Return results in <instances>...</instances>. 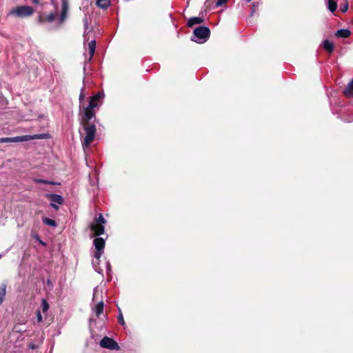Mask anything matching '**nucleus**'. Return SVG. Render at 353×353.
<instances>
[{
    "mask_svg": "<svg viewBox=\"0 0 353 353\" xmlns=\"http://www.w3.org/2000/svg\"><path fill=\"white\" fill-rule=\"evenodd\" d=\"M92 119H85V117H81V124L85 136L82 139V146L84 149L89 148L90 143L93 141L96 134V125L90 122Z\"/></svg>",
    "mask_w": 353,
    "mask_h": 353,
    "instance_id": "1",
    "label": "nucleus"
},
{
    "mask_svg": "<svg viewBox=\"0 0 353 353\" xmlns=\"http://www.w3.org/2000/svg\"><path fill=\"white\" fill-rule=\"evenodd\" d=\"M103 97V94L97 93L93 96L90 101L88 106L83 108L81 117H85V119H93L95 117L94 108L98 106V102Z\"/></svg>",
    "mask_w": 353,
    "mask_h": 353,
    "instance_id": "2",
    "label": "nucleus"
},
{
    "mask_svg": "<svg viewBox=\"0 0 353 353\" xmlns=\"http://www.w3.org/2000/svg\"><path fill=\"white\" fill-rule=\"evenodd\" d=\"M48 137V134H37L34 135H23V136H18L14 137H4L0 138V143H14V142H23L28 141L34 139H46Z\"/></svg>",
    "mask_w": 353,
    "mask_h": 353,
    "instance_id": "3",
    "label": "nucleus"
},
{
    "mask_svg": "<svg viewBox=\"0 0 353 353\" xmlns=\"http://www.w3.org/2000/svg\"><path fill=\"white\" fill-rule=\"evenodd\" d=\"M194 35L197 38L196 42L203 43L210 37V29L203 26L196 28L194 30Z\"/></svg>",
    "mask_w": 353,
    "mask_h": 353,
    "instance_id": "4",
    "label": "nucleus"
},
{
    "mask_svg": "<svg viewBox=\"0 0 353 353\" xmlns=\"http://www.w3.org/2000/svg\"><path fill=\"white\" fill-rule=\"evenodd\" d=\"M34 10L32 7L28 6H19L10 11V14L19 17H25L32 14Z\"/></svg>",
    "mask_w": 353,
    "mask_h": 353,
    "instance_id": "5",
    "label": "nucleus"
},
{
    "mask_svg": "<svg viewBox=\"0 0 353 353\" xmlns=\"http://www.w3.org/2000/svg\"><path fill=\"white\" fill-rule=\"evenodd\" d=\"M100 346L103 348L109 349L111 350H119L120 346L118 343L112 338L105 336L100 341Z\"/></svg>",
    "mask_w": 353,
    "mask_h": 353,
    "instance_id": "6",
    "label": "nucleus"
},
{
    "mask_svg": "<svg viewBox=\"0 0 353 353\" xmlns=\"http://www.w3.org/2000/svg\"><path fill=\"white\" fill-rule=\"evenodd\" d=\"M93 243L95 249L97 250L94 256L97 260H99L103 254V250L105 246V241L103 238L98 237L94 239Z\"/></svg>",
    "mask_w": 353,
    "mask_h": 353,
    "instance_id": "7",
    "label": "nucleus"
},
{
    "mask_svg": "<svg viewBox=\"0 0 353 353\" xmlns=\"http://www.w3.org/2000/svg\"><path fill=\"white\" fill-rule=\"evenodd\" d=\"M45 196L50 201V205L57 210L59 209L57 204L62 205L63 203V199L61 195L47 194Z\"/></svg>",
    "mask_w": 353,
    "mask_h": 353,
    "instance_id": "8",
    "label": "nucleus"
},
{
    "mask_svg": "<svg viewBox=\"0 0 353 353\" xmlns=\"http://www.w3.org/2000/svg\"><path fill=\"white\" fill-rule=\"evenodd\" d=\"M90 229L94 232L95 236H99L104 233V226L95 221L91 224Z\"/></svg>",
    "mask_w": 353,
    "mask_h": 353,
    "instance_id": "9",
    "label": "nucleus"
},
{
    "mask_svg": "<svg viewBox=\"0 0 353 353\" xmlns=\"http://www.w3.org/2000/svg\"><path fill=\"white\" fill-rule=\"evenodd\" d=\"M203 22V19L199 17H195L190 18L188 21V26L189 27H192L196 24H201Z\"/></svg>",
    "mask_w": 353,
    "mask_h": 353,
    "instance_id": "10",
    "label": "nucleus"
},
{
    "mask_svg": "<svg viewBox=\"0 0 353 353\" xmlns=\"http://www.w3.org/2000/svg\"><path fill=\"white\" fill-rule=\"evenodd\" d=\"M344 94L347 97H353V80L347 84L344 90Z\"/></svg>",
    "mask_w": 353,
    "mask_h": 353,
    "instance_id": "11",
    "label": "nucleus"
},
{
    "mask_svg": "<svg viewBox=\"0 0 353 353\" xmlns=\"http://www.w3.org/2000/svg\"><path fill=\"white\" fill-rule=\"evenodd\" d=\"M103 306H104L103 302L101 301L94 307V312L97 317H99L103 314Z\"/></svg>",
    "mask_w": 353,
    "mask_h": 353,
    "instance_id": "12",
    "label": "nucleus"
},
{
    "mask_svg": "<svg viewBox=\"0 0 353 353\" xmlns=\"http://www.w3.org/2000/svg\"><path fill=\"white\" fill-rule=\"evenodd\" d=\"M350 31L347 29L339 30L336 32V36L338 37L347 38L350 35Z\"/></svg>",
    "mask_w": 353,
    "mask_h": 353,
    "instance_id": "13",
    "label": "nucleus"
},
{
    "mask_svg": "<svg viewBox=\"0 0 353 353\" xmlns=\"http://www.w3.org/2000/svg\"><path fill=\"white\" fill-rule=\"evenodd\" d=\"M6 288L7 285L6 283H2L0 286V305H1L4 301L6 294Z\"/></svg>",
    "mask_w": 353,
    "mask_h": 353,
    "instance_id": "14",
    "label": "nucleus"
},
{
    "mask_svg": "<svg viewBox=\"0 0 353 353\" xmlns=\"http://www.w3.org/2000/svg\"><path fill=\"white\" fill-rule=\"evenodd\" d=\"M110 4V0H97V5L98 7L105 9L107 8Z\"/></svg>",
    "mask_w": 353,
    "mask_h": 353,
    "instance_id": "15",
    "label": "nucleus"
},
{
    "mask_svg": "<svg viewBox=\"0 0 353 353\" xmlns=\"http://www.w3.org/2000/svg\"><path fill=\"white\" fill-rule=\"evenodd\" d=\"M96 48V42L95 41H91L88 43V50H89V54H90V59L92 57L94 51Z\"/></svg>",
    "mask_w": 353,
    "mask_h": 353,
    "instance_id": "16",
    "label": "nucleus"
},
{
    "mask_svg": "<svg viewBox=\"0 0 353 353\" xmlns=\"http://www.w3.org/2000/svg\"><path fill=\"white\" fill-rule=\"evenodd\" d=\"M323 48H324L325 50H326L329 52H332L333 51V49H334V46H333L332 43H331L328 40L324 41V42H323Z\"/></svg>",
    "mask_w": 353,
    "mask_h": 353,
    "instance_id": "17",
    "label": "nucleus"
},
{
    "mask_svg": "<svg viewBox=\"0 0 353 353\" xmlns=\"http://www.w3.org/2000/svg\"><path fill=\"white\" fill-rule=\"evenodd\" d=\"M42 221L43 223H45L46 225H50L52 227H55L57 225L55 221L50 219L49 218H47V217L43 218Z\"/></svg>",
    "mask_w": 353,
    "mask_h": 353,
    "instance_id": "18",
    "label": "nucleus"
},
{
    "mask_svg": "<svg viewBox=\"0 0 353 353\" xmlns=\"http://www.w3.org/2000/svg\"><path fill=\"white\" fill-rule=\"evenodd\" d=\"M328 9L331 11V12H334L336 10V8H337V4L336 3L333 1V0H328Z\"/></svg>",
    "mask_w": 353,
    "mask_h": 353,
    "instance_id": "19",
    "label": "nucleus"
},
{
    "mask_svg": "<svg viewBox=\"0 0 353 353\" xmlns=\"http://www.w3.org/2000/svg\"><path fill=\"white\" fill-rule=\"evenodd\" d=\"M94 221L103 225L106 223L105 218L101 214H99V217L96 219Z\"/></svg>",
    "mask_w": 353,
    "mask_h": 353,
    "instance_id": "20",
    "label": "nucleus"
},
{
    "mask_svg": "<svg viewBox=\"0 0 353 353\" xmlns=\"http://www.w3.org/2000/svg\"><path fill=\"white\" fill-rule=\"evenodd\" d=\"M41 308H42L43 312H46L48 311V310L49 309V305L47 303V301L44 299L42 300Z\"/></svg>",
    "mask_w": 353,
    "mask_h": 353,
    "instance_id": "21",
    "label": "nucleus"
},
{
    "mask_svg": "<svg viewBox=\"0 0 353 353\" xmlns=\"http://www.w3.org/2000/svg\"><path fill=\"white\" fill-rule=\"evenodd\" d=\"M55 18L56 14L54 13H50L45 17L44 20L48 22H52L55 19Z\"/></svg>",
    "mask_w": 353,
    "mask_h": 353,
    "instance_id": "22",
    "label": "nucleus"
},
{
    "mask_svg": "<svg viewBox=\"0 0 353 353\" xmlns=\"http://www.w3.org/2000/svg\"><path fill=\"white\" fill-rule=\"evenodd\" d=\"M34 182H36L37 183L52 184V185L56 184L54 182L49 181L43 180V179H34Z\"/></svg>",
    "mask_w": 353,
    "mask_h": 353,
    "instance_id": "23",
    "label": "nucleus"
},
{
    "mask_svg": "<svg viewBox=\"0 0 353 353\" xmlns=\"http://www.w3.org/2000/svg\"><path fill=\"white\" fill-rule=\"evenodd\" d=\"M67 8L65 5L63 6L62 12L61 14V21H63L66 17Z\"/></svg>",
    "mask_w": 353,
    "mask_h": 353,
    "instance_id": "24",
    "label": "nucleus"
},
{
    "mask_svg": "<svg viewBox=\"0 0 353 353\" xmlns=\"http://www.w3.org/2000/svg\"><path fill=\"white\" fill-rule=\"evenodd\" d=\"M118 321L122 325L125 324V321L121 313H120L119 315L118 316Z\"/></svg>",
    "mask_w": 353,
    "mask_h": 353,
    "instance_id": "25",
    "label": "nucleus"
},
{
    "mask_svg": "<svg viewBox=\"0 0 353 353\" xmlns=\"http://www.w3.org/2000/svg\"><path fill=\"white\" fill-rule=\"evenodd\" d=\"M37 322H39V323L42 321V316H41V312L39 310L37 311Z\"/></svg>",
    "mask_w": 353,
    "mask_h": 353,
    "instance_id": "26",
    "label": "nucleus"
},
{
    "mask_svg": "<svg viewBox=\"0 0 353 353\" xmlns=\"http://www.w3.org/2000/svg\"><path fill=\"white\" fill-rule=\"evenodd\" d=\"M228 0H218L216 3V6L217 7L222 6L223 3H225Z\"/></svg>",
    "mask_w": 353,
    "mask_h": 353,
    "instance_id": "27",
    "label": "nucleus"
},
{
    "mask_svg": "<svg viewBox=\"0 0 353 353\" xmlns=\"http://www.w3.org/2000/svg\"><path fill=\"white\" fill-rule=\"evenodd\" d=\"M28 347L31 350H34L37 347V345H36L34 343L30 342L28 343Z\"/></svg>",
    "mask_w": 353,
    "mask_h": 353,
    "instance_id": "28",
    "label": "nucleus"
},
{
    "mask_svg": "<svg viewBox=\"0 0 353 353\" xmlns=\"http://www.w3.org/2000/svg\"><path fill=\"white\" fill-rule=\"evenodd\" d=\"M347 9H348V3L345 2V3L341 8V11L343 12H346L347 10Z\"/></svg>",
    "mask_w": 353,
    "mask_h": 353,
    "instance_id": "29",
    "label": "nucleus"
},
{
    "mask_svg": "<svg viewBox=\"0 0 353 353\" xmlns=\"http://www.w3.org/2000/svg\"><path fill=\"white\" fill-rule=\"evenodd\" d=\"M85 94H83V91H81L80 96H79V100L81 101L84 99Z\"/></svg>",
    "mask_w": 353,
    "mask_h": 353,
    "instance_id": "30",
    "label": "nucleus"
},
{
    "mask_svg": "<svg viewBox=\"0 0 353 353\" xmlns=\"http://www.w3.org/2000/svg\"><path fill=\"white\" fill-rule=\"evenodd\" d=\"M84 26L85 28H88V20L86 18L84 19Z\"/></svg>",
    "mask_w": 353,
    "mask_h": 353,
    "instance_id": "31",
    "label": "nucleus"
},
{
    "mask_svg": "<svg viewBox=\"0 0 353 353\" xmlns=\"http://www.w3.org/2000/svg\"><path fill=\"white\" fill-rule=\"evenodd\" d=\"M97 290H94V298H95V296L97 295Z\"/></svg>",
    "mask_w": 353,
    "mask_h": 353,
    "instance_id": "32",
    "label": "nucleus"
},
{
    "mask_svg": "<svg viewBox=\"0 0 353 353\" xmlns=\"http://www.w3.org/2000/svg\"><path fill=\"white\" fill-rule=\"evenodd\" d=\"M33 1L36 3H39V0H33Z\"/></svg>",
    "mask_w": 353,
    "mask_h": 353,
    "instance_id": "33",
    "label": "nucleus"
},
{
    "mask_svg": "<svg viewBox=\"0 0 353 353\" xmlns=\"http://www.w3.org/2000/svg\"><path fill=\"white\" fill-rule=\"evenodd\" d=\"M51 1H52V2H54V0H51Z\"/></svg>",
    "mask_w": 353,
    "mask_h": 353,
    "instance_id": "34",
    "label": "nucleus"
}]
</instances>
